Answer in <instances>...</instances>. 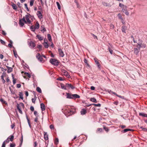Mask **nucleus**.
<instances>
[{
    "instance_id": "6e6552de",
    "label": "nucleus",
    "mask_w": 147,
    "mask_h": 147,
    "mask_svg": "<svg viewBox=\"0 0 147 147\" xmlns=\"http://www.w3.org/2000/svg\"><path fill=\"white\" fill-rule=\"evenodd\" d=\"M75 109L72 108L71 109H70L68 111V113H70V115H71L72 114H74L75 113Z\"/></svg>"
},
{
    "instance_id": "de8ad7c7",
    "label": "nucleus",
    "mask_w": 147,
    "mask_h": 147,
    "mask_svg": "<svg viewBox=\"0 0 147 147\" xmlns=\"http://www.w3.org/2000/svg\"><path fill=\"white\" fill-rule=\"evenodd\" d=\"M59 142V140L58 138H56L55 139V144H58Z\"/></svg>"
},
{
    "instance_id": "a878e982",
    "label": "nucleus",
    "mask_w": 147,
    "mask_h": 147,
    "mask_svg": "<svg viewBox=\"0 0 147 147\" xmlns=\"http://www.w3.org/2000/svg\"><path fill=\"white\" fill-rule=\"evenodd\" d=\"M36 29H38L39 28V24L38 22H36L35 26L34 27Z\"/></svg>"
},
{
    "instance_id": "4be33fe9",
    "label": "nucleus",
    "mask_w": 147,
    "mask_h": 147,
    "mask_svg": "<svg viewBox=\"0 0 147 147\" xmlns=\"http://www.w3.org/2000/svg\"><path fill=\"white\" fill-rule=\"evenodd\" d=\"M63 73H64V75L67 77H69V75L68 72L65 70H63Z\"/></svg>"
},
{
    "instance_id": "603ef678",
    "label": "nucleus",
    "mask_w": 147,
    "mask_h": 147,
    "mask_svg": "<svg viewBox=\"0 0 147 147\" xmlns=\"http://www.w3.org/2000/svg\"><path fill=\"white\" fill-rule=\"evenodd\" d=\"M140 128L142 129L144 131H147V128H144L143 127H141Z\"/></svg>"
},
{
    "instance_id": "b1692460",
    "label": "nucleus",
    "mask_w": 147,
    "mask_h": 147,
    "mask_svg": "<svg viewBox=\"0 0 147 147\" xmlns=\"http://www.w3.org/2000/svg\"><path fill=\"white\" fill-rule=\"evenodd\" d=\"M41 31L44 33L46 31V29L44 27V25H42L41 26Z\"/></svg>"
},
{
    "instance_id": "c756f323",
    "label": "nucleus",
    "mask_w": 147,
    "mask_h": 147,
    "mask_svg": "<svg viewBox=\"0 0 147 147\" xmlns=\"http://www.w3.org/2000/svg\"><path fill=\"white\" fill-rule=\"evenodd\" d=\"M26 118L27 120V121H28L29 126L30 128H31V124H30V120H29V119H28L27 115H26Z\"/></svg>"
},
{
    "instance_id": "6ab92c4d",
    "label": "nucleus",
    "mask_w": 147,
    "mask_h": 147,
    "mask_svg": "<svg viewBox=\"0 0 147 147\" xmlns=\"http://www.w3.org/2000/svg\"><path fill=\"white\" fill-rule=\"evenodd\" d=\"M126 29L127 27L125 26H124L122 27L121 30L123 32L126 33Z\"/></svg>"
},
{
    "instance_id": "052dcab7",
    "label": "nucleus",
    "mask_w": 147,
    "mask_h": 147,
    "mask_svg": "<svg viewBox=\"0 0 147 147\" xmlns=\"http://www.w3.org/2000/svg\"><path fill=\"white\" fill-rule=\"evenodd\" d=\"M16 145L15 144H12L11 143L10 144V147H15V146Z\"/></svg>"
},
{
    "instance_id": "680f3d73",
    "label": "nucleus",
    "mask_w": 147,
    "mask_h": 147,
    "mask_svg": "<svg viewBox=\"0 0 147 147\" xmlns=\"http://www.w3.org/2000/svg\"><path fill=\"white\" fill-rule=\"evenodd\" d=\"M91 34L94 37V39L96 38L97 39V37L94 34Z\"/></svg>"
},
{
    "instance_id": "69168bd1",
    "label": "nucleus",
    "mask_w": 147,
    "mask_h": 147,
    "mask_svg": "<svg viewBox=\"0 0 147 147\" xmlns=\"http://www.w3.org/2000/svg\"><path fill=\"white\" fill-rule=\"evenodd\" d=\"M0 101L3 103H5L6 102L2 98H1L0 99Z\"/></svg>"
},
{
    "instance_id": "338daca9",
    "label": "nucleus",
    "mask_w": 147,
    "mask_h": 147,
    "mask_svg": "<svg viewBox=\"0 0 147 147\" xmlns=\"http://www.w3.org/2000/svg\"><path fill=\"white\" fill-rule=\"evenodd\" d=\"M110 28L111 29H113L114 28V26L112 24H111L110 25Z\"/></svg>"
},
{
    "instance_id": "7c9ffc66",
    "label": "nucleus",
    "mask_w": 147,
    "mask_h": 147,
    "mask_svg": "<svg viewBox=\"0 0 147 147\" xmlns=\"http://www.w3.org/2000/svg\"><path fill=\"white\" fill-rule=\"evenodd\" d=\"M91 105H94L95 106L99 107H100L101 106V104L100 103H98V104H95L93 103V104H90L89 105H88V106H89Z\"/></svg>"
},
{
    "instance_id": "f3484780",
    "label": "nucleus",
    "mask_w": 147,
    "mask_h": 147,
    "mask_svg": "<svg viewBox=\"0 0 147 147\" xmlns=\"http://www.w3.org/2000/svg\"><path fill=\"white\" fill-rule=\"evenodd\" d=\"M139 115L140 116H142L143 117H147V114L143 113H139Z\"/></svg>"
},
{
    "instance_id": "49530a36",
    "label": "nucleus",
    "mask_w": 147,
    "mask_h": 147,
    "mask_svg": "<svg viewBox=\"0 0 147 147\" xmlns=\"http://www.w3.org/2000/svg\"><path fill=\"white\" fill-rule=\"evenodd\" d=\"M23 141V136L22 135L21 138V140H20V146H21L22 144V142Z\"/></svg>"
},
{
    "instance_id": "5701e85b",
    "label": "nucleus",
    "mask_w": 147,
    "mask_h": 147,
    "mask_svg": "<svg viewBox=\"0 0 147 147\" xmlns=\"http://www.w3.org/2000/svg\"><path fill=\"white\" fill-rule=\"evenodd\" d=\"M86 109H83L81 111V113L82 115H84L86 113Z\"/></svg>"
},
{
    "instance_id": "2eb2a0df",
    "label": "nucleus",
    "mask_w": 147,
    "mask_h": 147,
    "mask_svg": "<svg viewBox=\"0 0 147 147\" xmlns=\"http://www.w3.org/2000/svg\"><path fill=\"white\" fill-rule=\"evenodd\" d=\"M4 65H5L7 68L8 69L7 70V72L8 73H9L12 71L13 70V68L11 67H10L8 66L7 65H6L5 64H4Z\"/></svg>"
},
{
    "instance_id": "1a4fd4ad",
    "label": "nucleus",
    "mask_w": 147,
    "mask_h": 147,
    "mask_svg": "<svg viewBox=\"0 0 147 147\" xmlns=\"http://www.w3.org/2000/svg\"><path fill=\"white\" fill-rule=\"evenodd\" d=\"M66 86L67 87V88H71L72 89H74L75 88V87L72 85L71 84H66Z\"/></svg>"
},
{
    "instance_id": "cd10ccee",
    "label": "nucleus",
    "mask_w": 147,
    "mask_h": 147,
    "mask_svg": "<svg viewBox=\"0 0 147 147\" xmlns=\"http://www.w3.org/2000/svg\"><path fill=\"white\" fill-rule=\"evenodd\" d=\"M36 37L37 38L40 40H42L43 39V37L41 36L39 34L37 35Z\"/></svg>"
},
{
    "instance_id": "c03bdc74",
    "label": "nucleus",
    "mask_w": 147,
    "mask_h": 147,
    "mask_svg": "<svg viewBox=\"0 0 147 147\" xmlns=\"http://www.w3.org/2000/svg\"><path fill=\"white\" fill-rule=\"evenodd\" d=\"M24 75L26 76H27L29 78L31 77V75L28 73L25 72L24 73Z\"/></svg>"
},
{
    "instance_id": "79ce46f5",
    "label": "nucleus",
    "mask_w": 147,
    "mask_h": 147,
    "mask_svg": "<svg viewBox=\"0 0 147 147\" xmlns=\"http://www.w3.org/2000/svg\"><path fill=\"white\" fill-rule=\"evenodd\" d=\"M118 18L120 19H121V20H123V18H122V16L121 15V14L120 13H118Z\"/></svg>"
},
{
    "instance_id": "bf43d9fd",
    "label": "nucleus",
    "mask_w": 147,
    "mask_h": 147,
    "mask_svg": "<svg viewBox=\"0 0 147 147\" xmlns=\"http://www.w3.org/2000/svg\"><path fill=\"white\" fill-rule=\"evenodd\" d=\"M42 45H38V46H37V48L39 49L40 50L41 49V48H42Z\"/></svg>"
},
{
    "instance_id": "20e7f679",
    "label": "nucleus",
    "mask_w": 147,
    "mask_h": 147,
    "mask_svg": "<svg viewBox=\"0 0 147 147\" xmlns=\"http://www.w3.org/2000/svg\"><path fill=\"white\" fill-rule=\"evenodd\" d=\"M58 51L60 56L61 57H63L64 55V54L62 50L60 48H59L58 49Z\"/></svg>"
},
{
    "instance_id": "9d476101",
    "label": "nucleus",
    "mask_w": 147,
    "mask_h": 147,
    "mask_svg": "<svg viewBox=\"0 0 147 147\" xmlns=\"http://www.w3.org/2000/svg\"><path fill=\"white\" fill-rule=\"evenodd\" d=\"M9 137L7 139L5 140L3 143L1 147H5V142H7V143H8L9 142Z\"/></svg>"
},
{
    "instance_id": "aec40b11",
    "label": "nucleus",
    "mask_w": 147,
    "mask_h": 147,
    "mask_svg": "<svg viewBox=\"0 0 147 147\" xmlns=\"http://www.w3.org/2000/svg\"><path fill=\"white\" fill-rule=\"evenodd\" d=\"M17 107L19 111V112L20 113L22 114V111L21 109V108H20V107L19 105L18 104L17 105Z\"/></svg>"
},
{
    "instance_id": "37998d69",
    "label": "nucleus",
    "mask_w": 147,
    "mask_h": 147,
    "mask_svg": "<svg viewBox=\"0 0 147 147\" xmlns=\"http://www.w3.org/2000/svg\"><path fill=\"white\" fill-rule=\"evenodd\" d=\"M56 4L58 7V8L60 10L61 9V6L59 3L58 2H56Z\"/></svg>"
},
{
    "instance_id": "09e8293b",
    "label": "nucleus",
    "mask_w": 147,
    "mask_h": 147,
    "mask_svg": "<svg viewBox=\"0 0 147 147\" xmlns=\"http://www.w3.org/2000/svg\"><path fill=\"white\" fill-rule=\"evenodd\" d=\"M24 6H25V8H26V10L27 11H28L29 10L28 7V6H27V4H26V3L24 4Z\"/></svg>"
},
{
    "instance_id": "f03ea898",
    "label": "nucleus",
    "mask_w": 147,
    "mask_h": 147,
    "mask_svg": "<svg viewBox=\"0 0 147 147\" xmlns=\"http://www.w3.org/2000/svg\"><path fill=\"white\" fill-rule=\"evenodd\" d=\"M49 62L55 66H57L59 65V62L56 59L51 58L50 59Z\"/></svg>"
},
{
    "instance_id": "4d7b16f0",
    "label": "nucleus",
    "mask_w": 147,
    "mask_h": 147,
    "mask_svg": "<svg viewBox=\"0 0 147 147\" xmlns=\"http://www.w3.org/2000/svg\"><path fill=\"white\" fill-rule=\"evenodd\" d=\"M123 4H122L121 3H119V6L120 7H121L122 9V8L124 6H125Z\"/></svg>"
},
{
    "instance_id": "f257e3e1",
    "label": "nucleus",
    "mask_w": 147,
    "mask_h": 147,
    "mask_svg": "<svg viewBox=\"0 0 147 147\" xmlns=\"http://www.w3.org/2000/svg\"><path fill=\"white\" fill-rule=\"evenodd\" d=\"M66 98H67L76 99L80 98V96L78 95L75 94H72L71 93H66Z\"/></svg>"
},
{
    "instance_id": "a211bd4d",
    "label": "nucleus",
    "mask_w": 147,
    "mask_h": 147,
    "mask_svg": "<svg viewBox=\"0 0 147 147\" xmlns=\"http://www.w3.org/2000/svg\"><path fill=\"white\" fill-rule=\"evenodd\" d=\"M133 130L131 129H124L121 132L123 133H126L129 131H132Z\"/></svg>"
},
{
    "instance_id": "a19ab883",
    "label": "nucleus",
    "mask_w": 147,
    "mask_h": 147,
    "mask_svg": "<svg viewBox=\"0 0 147 147\" xmlns=\"http://www.w3.org/2000/svg\"><path fill=\"white\" fill-rule=\"evenodd\" d=\"M34 0H30V6H32L34 4Z\"/></svg>"
},
{
    "instance_id": "bb28decb",
    "label": "nucleus",
    "mask_w": 147,
    "mask_h": 147,
    "mask_svg": "<svg viewBox=\"0 0 147 147\" xmlns=\"http://www.w3.org/2000/svg\"><path fill=\"white\" fill-rule=\"evenodd\" d=\"M11 76L13 79V84L14 85L16 83V79H15L13 74H12Z\"/></svg>"
},
{
    "instance_id": "774afa93",
    "label": "nucleus",
    "mask_w": 147,
    "mask_h": 147,
    "mask_svg": "<svg viewBox=\"0 0 147 147\" xmlns=\"http://www.w3.org/2000/svg\"><path fill=\"white\" fill-rule=\"evenodd\" d=\"M2 34L3 35H5L6 34V33L4 31L2 30Z\"/></svg>"
},
{
    "instance_id": "423d86ee",
    "label": "nucleus",
    "mask_w": 147,
    "mask_h": 147,
    "mask_svg": "<svg viewBox=\"0 0 147 147\" xmlns=\"http://www.w3.org/2000/svg\"><path fill=\"white\" fill-rule=\"evenodd\" d=\"M29 45L31 49H33L35 46V43L32 41H31L29 44Z\"/></svg>"
},
{
    "instance_id": "f704fd0d",
    "label": "nucleus",
    "mask_w": 147,
    "mask_h": 147,
    "mask_svg": "<svg viewBox=\"0 0 147 147\" xmlns=\"http://www.w3.org/2000/svg\"><path fill=\"white\" fill-rule=\"evenodd\" d=\"M61 88L62 89H67V87L66 86V84L65 86L63 84H61Z\"/></svg>"
},
{
    "instance_id": "e2e57ef3",
    "label": "nucleus",
    "mask_w": 147,
    "mask_h": 147,
    "mask_svg": "<svg viewBox=\"0 0 147 147\" xmlns=\"http://www.w3.org/2000/svg\"><path fill=\"white\" fill-rule=\"evenodd\" d=\"M30 109L32 111H33L34 110V109L33 107L31 106L30 107Z\"/></svg>"
},
{
    "instance_id": "4468645a",
    "label": "nucleus",
    "mask_w": 147,
    "mask_h": 147,
    "mask_svg": "<svg viewBox=\"0 0 147 147\" xmlns=\"http://www.w3.org/2000/svg\"><path fill=\"white\" fill-rule=\"evenodd\" d=\"M94 61L95 62V63L97 65V66L98 67L99 69H100V65L99 64V62L98 61L97 59L96 58H94Z\"/></svg>"
},
{
    "instance_id": "c9c22d12",
    "label": "nucleus",
    "mask_w": 147,
    "mask_h": 147,
    "mask_svg": "<svg viewBox=\"0 0 147 147\" xmlns=\"http://www.w3.org/2000/svg\"><path fill=\"white\" fill-rule=\"evenodd\" d=\"M30 29L33 32H34L35 31V28H34V26H31L30 27Z\"/></svg>"
},
{
    "instance_id": "7ed1b4c3",
    "label": "nucleus",
    "mask_w": 147,
    "mask_h": 147,
    "mask_svg": "<svg viewBox=\"0 0 147 147\" xmlns=\"http://www.w3.org/2000/svg\"><path fill=\"white\" fill-rule=\"evenodd\" d=\"M122 11L126 15L128 16L129 15V13L127 10V7L126 5L124 6L123 7H122Z\"/></svg>"
},
{
    "instance_id": "393cba45",
    "label": "nucleus",
    "mask_w": 147,
    "mask_h": 147,
    "mask_svg": "<svg viewBox=\"0 0 147 147\" xmlns=\"http://www.w3.org/2000/svg\"><path fill=\"white\" fill-rule=\"evenodd\" d=\"M90 100L92 102H95V103L97 102V101H96V98H94V97L90 98Z\"/></svg>"
},
{
    "instance_id": "5fc2aeb1",
    "label": "nucleus",
    "mask_w": 147,
    "mask_h": 147,
    "mask_svg": "<svg viewBox=\"0 0 147 147\" xmlns=\"http://www.w3.org/2000/svg\"><path fill=\"white\" fill-rule=\"evenodd\" d=\"M14 138V136L13 135H11V138H10V141L12 142L13 141Z\"/></svg>"
},
{
    "instance_id": "4c0bfd02",
    "label": "nucleus",
    "mask_w": 147,
    "mask_h": 147,
    "mask_svg": "<svg viewBox=\"0 0 147 147\" xmlns=\"http://www.w3.org/2000/svg\"><path fill=\"white\" fill-rule=\"evenodd\" d=\"M12 6L14 9L16 10L17 9V7L16 5L15 4L13 3L12 5Z\"/></svg>"
},
{
    "instance_id": "2f4dec72",
    "label": "nucleus",
    "mask_w": 147,
    "mask_h": 147,
    "mask_svg": "<svg viewBox=\"0 0 147 147\" xmlns=\"http://www.w3.org/2000/svg\"><path fill=\"white\" fill-rule=\"evenodd\" d=\"M19 24L21 27L23 26L24 25V22L22 21V20H20L19 21Z\"/></svg>"
},
{
    "instance_id": "f8f14e48",
    "label": "nucleus",
    "mask_w": 147,
    "mask_h": 147,
    "mask_svg": "<svg viewBox=\"0 0 147 147\" xmlns=\"http://www.w3.org/2000/svg\"><path fill=\"white\" fill-rule=\"evenodd\" d=\"M25 18L26 20V21L27 23L30 24L31 23V21L30 20V18L29 16L28 15H26L25 16Z\"/></svg>"
},
{
    "instance_id": "ea45409f",
    "label": "nucleus",
    "mask_w": 147,
    "mask_h": 147,
    "mask_svg": "<svg viewBox=\"0 0 147 147\" xmlns=\"http://www.w3.org/2000/svg\"><path fill=\"white\" fill-rule=\"evenodd\" d=\"M43 45L45 48H47L49 47L48 45L47 42H44Z\"/></svg>"
},
{
    "instance_id": "72a5a7b5",
    "label": "nucleus",
    "mask_w": 147,
    "mask_h": 147,
    "mask_svg": "<svg viewBox=\"0 0 147 147\" xmlns=\"http://www.w3.org/2000/svg\"><path fill=\"white\" fill-rule=\"evenodd\" d=\"M13 54H14L15 57L16 58H17L18 56L17 54L16 51L15 50H13Z\"/></svg>"
},
{
    "instance_id": "58836bf2",
    "label": "nucleus",
    "mask_w": 147,
    "mask_h": 147,
    "mask_svg": "<svg viewBox=\"0 0 147 147\" xmlns=\"http://www.w3.org/2000/svg\"><path fill=\"white\" fill-rule=\"evenodd\" d=\"M36 90L37 92L40 93H41L42 92V91L41 89L38 87L36 88Z\"/></svg>"
},
{
    "instance_id": "e433bc0d",
    "label": "nucleus",
    "mask_w": 147,
    "mask_h": 147,
    "mask_svg": "<svg viewBox=\"0 0 147 147\" xmlns=\"http://www.w3.org/2000/svg\"><path fill=\"white\" fill-rule=\"evenodd\" d=\"M47 38L49 41H51V40H52L51 37V36L50 34H47Z\"/></svg>"
},
{
    "instance_id": "6e6d98bb",
    "label": "nucleus",
    "mask_w": 147,
    "mask_h": 147,
    "mask_svg": "<svg viewBox=\"0 0 147 147\" xmlns=\"http://www.w3.org/2000/svg\"><path fill=\"white\" fill-rule=\"evenodd\" d=\"M21 20H22V21H23L25 23H27V22L25 19V18L24 17H23L22 19H21Z\"/></svg>"
},
{
    "instance_id": "8fccbe9b",
    "label": "nucleus",
    "mask_w": 147,
    "mask_h": 147,
    "mask_svg": "<svg viewBox=\"0 0 147 147\" xmlns=\"http://www.w3.org/2000/svg\"><path fill=\"white\" fill-rule=\"evenodd\" d=\"M0 41L1 43L3 45H5V42L2 39H0Z\"/></svg>"
},
{
    "instance_id": "3c124183",
    "label": "nucleus",
    "mask_w": 147,
    "mask_h": 147,
    "mask_svg": "<svg viewBox=\"0 0 147 147\" xmlns=\"http://www.w3.org/2000/svg\"><path fill=\"white\" fill-rule=\"evenodd\" d=\"M108 49H109V51L110 53L111 54H112L113 53V50L112 49H111V48H110V47H108Z\"/></svg>"
},
{
    "instance_id": "9b49d317",
    "label": "nucleus",
    "mask_w": 147,
    "mask_h": 147,
    "mask_svg": "<svg viewBox=\"0 0 147 147\" xmlns=\"http://www.w3.org/2000/svg\"><path fill=\"white\" fill-rule=\"evenodd\" d=\"M37 15L38 17L40 19H41L42 18V13L40 11H37Z\"/></svg>"
},
{
    "instance_id": "13d9d810",
    "label": "nucleus",
    "mask_w": 147,
    "mask_h": 147,
    "mask_svg": "<svg viewBox=\"0 0 147 147\" xmlns=\"http://www.w3.org/2000/svg\"><path fill=\"white\" fill-rule=\"evenodd\" d=\"M5 75V73L4 72L3 73L2 75L1 76V78L2 79H4V77Z\"/></svg>"
},
{
    "instance_id": "0e129e2a",
    "label": "nucleus",
    "mask_w": 147,
    "mask_h": 147,
    "mask_svg": "<svg viewBox=\"0 0 147 147\" xmlns=\"http://www.w3.org/2000/svg\"><path fill=\"white\" fill-rule=\"evenodd\" d=\"M34 115L36 116V117H38V115L37 114V112L36 111H35L34 112Z\"/></svg>"
},
{
    "instance_id": "ddd939ff",
    "label": "nucleus",
    "mask_w": 147,
    "mask_h": 147,
    "mask_svg": "<svg viewBox=\"0 0 147 147\" xmlns=\"http://www.w3.org/2000/svg\"><path fill=\"white\" fill-rule=\"evenodd\" d=\"M134 51L136 55H137L139 53V52L140 50V48H135L134 49Z\"/></svg>"
},
{
    "instance_id": "0eeeda50",
    "label": "nucleus",
    "mask_w": 147,
    "mask_h": 147,
    "mask_svg": "<svg viewBox=\"0 0 147 147\" xmlns=\"http://www.w3.org/2000/svg\"><path fill=\"white\" fill-rule=\"evenodd\" d=\"M36 57L38 61L41 62L42 61V58L40 54L39 53H37V55H36Z\"/></svg>"
},
{
    "instance_id": "a18cd8bd",
    "label": "nucleus",
    "mask_w": 147,
    "mask_h": 147,
    "mask_svg": "<svg viewBox=\"0 0 147 147\" xmlns=\"http://www.w3.org/2000/svg\"><path fill=\"white\" fill-rule=\"evenodd\" d=\"M111 92L113 93V94H115V95L116 96H117L120 98H121V97L122 96L118 95L116 93H115L114 92Z\"/></svg>"
},
{
    "instance_id": "39448f33",
    "label": "nucleus",
    "mask_w": 147,
    "mask_h": 147,
    "mask_svg": "<svg viewBox=\"0 0 147 147\" xmlns=\"http://www.w3.org/2000/svg\"><path fill=\"white\" fill-rule=\"evenodd\" d=\"M137 48H140L141 47L145 48L146 45L144 44H142L141 43H138L137 46H136Z\"/></svg>"
},
{
    "instance_id": "c85d7f7f",
    "label": "nucleus",
    "mask_w": 147,
    "mask_h": 147,
    "mask_svg": "<svg viewBox=\"0 0 147 147\" xmlns=\"http://www.w3.org/2000/svg\"><path fill=\"white\" fill-rule=\"evenodd\" d=\"M9 42L10 43L8 44V46L10 48H11L12 47V44L13 42L11 40H9Z\"/></svg>"
},
{
    "instance_id": "412c9836",
    "label": "nucleus",
    "mask_w": 147,
    "mask_h": 147,
    "mask_svg": "<svg viewBox=\"0 0 147 147\" xmlns=\"http://www.w3.org/2000/svg\"><path fill=\"white\" fill-rule=\"evenodd\" d=\"M44 138L45 140H47L48 139V135L47 132H44Z\"/></svg>"
},
{
    "instance_id": "dca6fc26",
    "label": "nucleus",
    "mask_w": 147,
    "mask_h": 147,
    "mask_svg": "<svg viewBox=\"0 0 147 147\" xmlns=\"http://www.w3.org/2000/svg\"><path fill=\"white\" fill-rule=\"evenodd\" d=\"M40 108L42 111H44L45 110V105L43 103L40 104Z\"/></svg>"
},
{
    "instance_id": "473e14b6",
    "label": "nucleus",
    "mask_w": 147,
    "mask_h": 147,
    "mask_svg": "<svg viewBox=\"0 0 147 147\" xmlns=\"http://www.w3.org/2000/svg\"><path fill=\"white\" fill-rule=\"evenodd\" d=\"M19 93V96L20 98L22 100L23 99V94L22 92H20Z\"/></svg>"
},
{
    "instance_id": "864d4df0",
    "label": "nucleus",
    "mask_w": 147,
    "mask_h": 147,
    "mask_svg": "<svg viewBox=\"0 0 147 147\" xmlns=\"http://www.w3.org/2000/svg\"><path fill=\"white\" fill-rule=\"evenodd\" d=\"M104 129L107 132H108L109 131V129L107 127H106L105 126L104 127Z\"/></svg>"
}]
</instances>
